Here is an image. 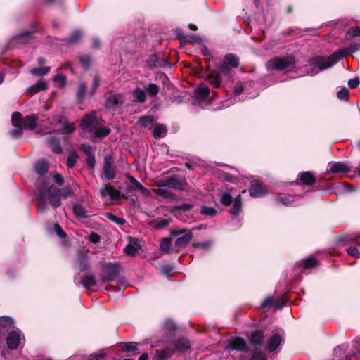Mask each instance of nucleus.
Returning <instances> with one entry per match:
<instances>
[{
  "label": "nucleus",
  "instance_id": "f257e3e1",
  "mask_svg": "<svg viewBox=\"0 0 360 360\" xmlns=\"http://www.w3.org/2000/svg\"><path fill=\"white\" fill-rule=\"evenodd\" d=\"M360 49V44L354 43L349 44L347 47L340 49L334 52L331 56L328 57L317 56L313 58L309 61L311 68V75H316L319 72L332 67L336 64L340 60L343 58L347 54L356 52Z\"/></svg>",
  "mask_w": 360,
  "mask_h": 360
},
{
  "label": "nucleus",
  "instance_id": "f03ea898",
  "mask_svg": "<svg viewBox=\"0 0 360 360\" xmlns=\"http://www.w3.org/2000/svg\"><path fill=\"white\" fill-rule=\"evenodd\" d=\"M105 121L98 119L95 112L86 115L81 120V128L86 131L89 137L103 138L111 131L110 129L104 126Z\"/></svg>",
  "mask_w": 360,
  "mask_h": 360
},
{
  "label": "nucleus",
  "instance_id": "7ed1b4c3",
  "mask_svg": "<svg viewBox=\"0 0 360 360\" xmlns=\"http://www.w3.org/2000/svg\"><path fill=\"white\" fill-rule=\"evenodd\" d=\"M61 190L58 188L51 186H42L39 188V203L38 205V212H45L47 209L46 200L53 207H58L60 205Z\"/></svg>",
  "mask_w": 360,
  "mask_h": 360
},
{
  "label": "nucleus",
  "instance_id": "20e7f679",
  "mask_svg": "<svg viewBox=\"0 0 360 360\" xmlns=\"http://www.w3.org/2000/svg\"><path fill=\"white\" fill-rule=\"evenodd\" d=\"M229 65L231 68H237L238 66V58L236 55L232 53L226 54L224 57V63L217 67L218 71L207 74L205 79L214 87H219L221 82L219 72L227 73L229 72Z\"/></svg>",
  "mask_w": 360,
  "mask_h": 360
},
{
  "label": "nucleus",
  "instance_id": "39448f33",
  "mask_svg": "<svg viewBox=\"0 0 360 360\" xmlns=\"http://www.w3.org/2000/svg\"><path fill=\"white\" fill-rule=\"evenodd\" d=\"M38 118L39 117L37 114H31L22 120L19 112H14L11 116V122L15 127L33 130L36 127Z\"/></svg>",
  "mask_w": 360,
  "mask_h": 360
},
{
  "label": "nucleus",
  "instance_id": "423d86ee",
  "mask_svg": "<svg viewBox=\"0 0 360 360\" xmlns=\"http://www.w3.org/2000/svg\"><path fill=\"white\" fill-rule=\"evenodd\" d=\"M295 60L293 57H277L266 63V69L271 70L290 71L295 68Z\"/></svg>",
  "mask_w": 360,
  "mask_h": 360
},
{
  "label": "nucleus",
  "instance_id": "0eeeda50",
  "mask_svg": "<svg viewBox=\"0 0 360 360\" xmlns=\"http://www.w3.org/2000/svg\"><path fill=\"white\" fill-rule=\"evenodd\" d=\"M51 129L46 131L50 133L53 131H58L62 134H69L73 133L75 131V126L73 123H68L65 119L60 115L55 117L51 122Z\"/></svg>",
  "mask_w": 360,
  "mask_h": 360
},
{
  "label": "nucleus",
  "instance_id": "6e6552de",
  "mask_svg": "<svg viewBox=\"0 0 360 360\" xmlns=\"http://www.w3.org/2000/svg\"><path fill=\"white\" fill-rule=\"evenodd\" d=\"M6 345L10 350H15L20 346H23L25 338L22 332L16 328L8 332L6 338Z\"/></svg>",
  "mask_w": 360,
  "mask_h": 360
},
{
  "label": "nucleus",
  "instance_id": "1a4fd4ad",
  "mask_svg": "<svg viewBox=\"0 0 360 360\" xmlns=\"http://www.w3.org/2000/svg\"><path fill=\"white\" fill-rule=\"evenodd\" d=\"M172 236L176 237L174 242V247L178 249L185 247L193 238L191 231L186 229L173 231Z\"/></svg>",
  "mask_w": 360,
  "mask_h": 360
},
{
  "label": "nucleus",
  "instance_id": "9d476101",
  "mask_svg": "<svg viewBox=\"0 0 360 360\" xmlns=\"http://www.w3.org/2000/svg\"><path fill=\"white\" fill-rule=\"evenodd\" d=\"M156 184L160 187H169L179 191L185 189V183L179 181L176 176H172L167 179H160Z\"/></svg>",
  "mask_w": 360,
  "mask_h": 360
},
{
  "label": "nucleus",
  "instance_id": "9b49d317",
  "mask_svg": "<svg viewBox=\"0 0 360 360\" xmlns=\"http://www.w3.org/2000/svg\"><path fill=\"white\" fill-rule=\"evenodd\" d=\"M115 175L116 169L113 165L112 158L110 156H107L104 159L101 177L105 179L111 180L115 177Z\"/></svg>",
  "mask_w": 360,
  "mask_h": 360
},
{
  "label": "nucleus",
  "instance_id": "f8f14e48",
  "mask_svg": "<svg viewBox=\"0 0 360 360\" xmlns=\"http://www.w3.org/2000/svg\"><path fill=\"white\" fill-rule=\"evenodd\" d=\"M283 331L274 333L267 341L266 350L269 352L276 351L283 342Z\"/></svg>",
  "mask_w": 360,
  "mask_h": 360
},
{
  "label": "nucleus",
  "instance_id": "ddd939ff",
  "mask_svg": "<svg viewBox=\"0 0 360 360\" xmlns=\"http://www.w3.org/2000/svg\"><path fill=\"white\" fill-rule=\"evenodd\" d=\"M225 348L226 349L239 350L243 352L248 351V346L245 342L244 340L238 337L232 338L226 341Z\"/></svg>",
  "mask_w": 360,
  "mask_h": 360
},
{
  "label": "nucleus",
  "instance_id": "4468645a",
  "mask_svg": "<svg viewBox=\"0 0 360 360\" xmlns=\"http://www.w3.org/2000/svg\"><path fill=\"white\" fill-rule=\"evenodd\" d=\"M328 171L334 174L347 173L349 171V168L347 164L342 162H330L328 165Z\"/></svg>",
  "mask_w": 360,
  "mask_h": 360
},
{
  "label": "nucleus",
  "instance_id": "2eb2a0df",
  "mask_svg": "<svg viewBox=\"0 0 360 360\" xmlns=\"http://www.w3.org/2000/svg\"><path fill=\"white\" fill-rule=\"evenodd\" d=\"M194 97L199 102L207 100L210 98V89L205 84L198 86L194 90Z\"/></svg>",
  "mask_w": 360,
  "mask_h": 360
},
{
  "label": "nucleus",
  "instance_id": "dca6fc26",
  "mask_svg": "<svg viewBox=\"0 0 360 360\" xmlns=\"http://www.w3.org/2000/svg\"><path fill=\"white\" fill-rule=\"evenodd\" d=\"M87 253L85 252H78L75 257V265L77 268L81 271H87L89 269V264L86 259Z\"/></svg>",
  "mask_w": 360,
  "mask_h": 360
},
{
  "label": "nucleus",
  "instance_id": "f3484780",
  "mask_svg": "<svg viewBox=\"0 0 360 360\" xmlns=\"http://www.w3.org/2000/svg\"><path fill=\"white\" fill-rule=\"evenodd\" d=\"M124 103V96L121 94L111 95L105 102V107L108 109H115L119 105Z\"/></svg>",
  "mask_w": 360,
  "mask_h": 360
},
{
  "label": "nucleus",
  "instance_id": "a211bd4d",
  "mask_svg": "<svg viewBox=\"0 0 360 360\" xmlns=\"http://www.w3.org/2000/svg\"><path fill=\"white\" fill-rule=\"evenodd\" d=\"M100 195L102 197L109 195L112 200H117L120 198V193L110 184H106L104 188L100 189Z\"/></svg>",
  "mask_w": 360,
  "mask_h": 360
},
{
  "label": "nucleus",
  "instance_id": "6ab92c4d",
  "mask_svg": "<svg viewBox=\"0 0 360 360\" xmlns=\"http://www.w3.org/2000/svg\"><path fill=\"white\" fill-rule=\"evenodd\" d=\"M249 193L250 195L253 198H259L264 195L265 192L259 181L255 180L252 181L250 188H249Z\"/></svg>",
  "mask_w": 360,
  "mask_h": 360
},
{
  "label": "nucleus",
  "instance_id": "aec40b11",
  "mask_svg": "<svg viewBox=\"0 0 360 360\" xmlns=\"http://www.w3.org/2000/svg\"><path fill=\"white\" fill-rule=\"evenodd\" d=\"M147 65L150 68L157 67H165L167 65V62L164 59L160 58L157 54H152L147 60Z\"/></svg>",
  "mask_w": 360,
  "mask_h": 360
},
{
  "label": "nucleus",
  "instance_id": "412c9836",
  "mask_svg": "<svg viewBox=\"0 0 360 360\" xmlns=\"http://www.w3.org/2000/svg\"><path fill=\"white\" fill-rule=\"evenodd\" d=\"M75 285H82L86 288H89L96 284L95 278L93 275L85 276L81 281L75 277L74 279Z\"/></svg>",
  "mask_w": 360,
  "mask_h": 360
},
{
  "label": "nucleus",
  "instance_id": "4be33fe9",
  "mask_svg": "<svg viewBox=\"0 0 360 360\" xmlns=\"http://www.w3.org/2000/svg\"><path fill=\"white\" fill-rule=\"evenodd\" d=\"M173 352V349L170 347H166L164 349L156 350L153 356V360H167Z\"/></svg>",
  "mask_w": 360,
  "mask_h": 360
},
{
  "label": "nucleus",
  "instance_id": "5701e85b",
  "mask_svg": "<svg viewBox=\"0 0 360 360\" xmlns=\"http://www.w3.org/2000/svg\"><path fill=\"white\" fill-rule=\"evenodd\" d=\"M46 89H47V84H46V82L44 80L41 79L37 83H36L35 84L30 86L27 89V92L30 95H34V94H35L37 93H39L40 91H45Z\"/></svg>",
  "mask_w": 360,
  "mask_h": 360
},
{
  "label": "nucleus",
  "instance_id": "b1692460",
  "mask_svg": "<svg viewBox=\"0 0 360 360\" xmlns=\"http://www.w3.org/2000/svg\"><path fill=\"white\" fill-rule=\"evenodd\" d=\"M15 325L14 319L8 316H0V328L4 330H8L13 328Z\"/></svg>",
  "mask_w": 360,
  "mask_h": 360
},
{
  "label": "nucleus",
  "instance_id": "393cba45",
  "mask_svg": "<svg viewBox=\"0 0 360 360\" xmlns=\"http://www.w3.org/2000/svg\"><path fill=\"white\" fill-rule=\"evenodd\" d=\"M141 246L139 245V242L137 240H131L129 244L126 246L124 251L129 255H135Z\"/></svg>",
  "mask_w": 360,
  "mask_h": 360
},
{
  "label": "nucleus",
  "instance_id": "a878e982",
  "mask_svg": "<svg viewBox=\"0 0 360 360\" xmlns=\"http://www.w3.org/2000/svg\"><path fill=\"white\" fill-rule=\"evenodd\" d=\"M104 271L106 274V278L104 281L113 279L118 274V267L113 264H108L105 266Z\"/></svg>",
  "mask_w": 360,
  "mask_h": 360
},
{
  "label": "nucleus",
  "instance_id": "bb28decb",
  "mask_svg": "<svg viewBox=\"0 0 360 360\" xmlns=\"http://www.w3.org/2000/svg\"><path fill=\"white\" fill-rule=\"evenodd\" d=\"M242 210L241 197L238 195L233 200V207L230 209L229 212L233 217H237Z\"/></svg>",
  "mask_w": 360,
  "mask_h": 360
},
{
  "label": "nucleus",
  "instance_id": "cd10ccee",
  "mask_svg": "<svg viewBox=\"0 0 360 360\" xmlns=\"http://www.w3.org/2000/svg\"><path fill=\"white\" fill-rule=\"evenodd\" d=\"M160 250L165 253H171L176 251V247H172V240L169 238H164L160 243Z\"/></svg>",
  "mask_w": 360,
  "mask_h": 360
},
{
  "label": "nucleus",
  "instance_id": "c85d7f7f",
  "mask_svg": "<svg viewBox=\"0 0 360 360\" xmlns=\"http://www.w3.org/2000/svg\"><path fill=\"white\" fill-rule=\"evenodd\" d=\"M128 178L129 179L131 186L128 187V189L130 191L133 190H139L141 191L143 194H148V190L146 189L145 187H143L137 180H136L134 178H133L131 176H128Z\"/></svg>",
  "mask_w": 360,
  "mask_h": 360
},
{
  "label": "nucleus",
  "instance_id": "c756f323",
  "mask_svg": "<svg viewBox=\"0 0 360 360\" xmlns=\"http://www.w3.org/2000/svg\"><path fill=\"white\" fill-rule=\"evenodd\" d=\"M264 335L263 333L260 330H256L250 336V342L252 345H262L264 341Z\"/></svg>",
  "mask_w": 360,
  "mask_h": 360
},
{
  "label": "nucleus",
  "instance_id": "7c9ffc66",
  "mask_svg": "<svg viewBox=\"0 0 360 360\" xmlns=\"http://www.w3.org/2000/svg\"><path fill=\"white\" fill-rule=\"evenodd\" d=\"M134 101L143 103L146 101V91L144 89L137 87L132 91Z\"/></svg>",
  "mask_w": 360,
  "mask_h": 360
},
{
  "label": "nucleus",
  "instance_id": "2f4dec72",
  "mask_svg": "<svg viewBox=\"0 0 360 360\" xmlns=\"http://www.w3.org/2000/svg\"><path fill=\"white\" fill-rule=\"evenodd\" d=\"M300 181L307 185H312L315 183V179L313 174L310 172H302L299 174Z\"/></svg>",
  "mask_w": 360,
  "mask_h": 360
},
{
  "label": "nucleus",
  "instance_id": "473e14b6",
  "mask_svg": "<svg viewBox=\"0 0 360 360\" xmlns=\"http://www.w3.org/2000/svg\"><path fill=\"white\" fill-rule=\"evenodd\" d=\"M48 144L54 153H60L62 152V148L60 145L58 139L49 137L48 139Z\"/></svg>",
  "mask_w": 360,
  "mask_h": 360
},
{
  "label": "nucleus",
  "instance_id": "72a5a7b5",
  "mask_svg": "<svg viewBox=\"0 0 360 360\" xmlns=\"http://www.w3.org/2000/svg\"><path fill=\"white\" fill-rule=\"evenodd\" d=\"M317 264V260L313 257H307L303 261L297 263V265L303 266L305 269H311L316 266Z\"/></svg>",
  "mask_w": 360,
  "mask_h": 360
},
{
  "label": "nucleus",
  "instance_id": "f704fd0d",
  "mask_svg": "<svg viewBox=\"0 0 360 360\" xmlns=\"http://www.w3.org/2000/svg\"><path fill=\"white\" fill-rule=\"evenodd\" d=\"M167 130L165 126L162 124H157L155 126L153 134L155 138H162L167 134Z\"/></svg>",
  "mask_w": 360,
  "mask_h": 360
},
{
  "label": "nucleus",
  "instance_id": "c9c22d12",
  "mask_svg": "<svg viewBox=\"0 0 360 360\" xmlns=\"http://www.w3.org/2000/svg\"><path fill=\"white\" fill-rule=\"evenodd\" d=\"M190 348V345L188 341L185 338H180L178 340L176 345L175 346L174 350L176 352H185Z\"/></svg>",
  "mask_w": 360,
  "mask_h": 360
},
{
  "label": "nucleus",
  "instance_id": "e433bc0d",
  "mask_svg": "<svg viewBox=\"0 0 360 360\" xmlns=\"http://www.w3.org/2000/svg\"><path fill=\"white\" fill-rule=\"evenodd\" d=\"M34 169L38 174L41 176L48 172L49 165L45 161L40 160L36 163Z\"/></svg>",
  "mask_w": 360,
  "mask_h": 360
},
{
  "label": "nucleus",
  "instance_id": "4c0bfd02",
  "mask_svg": "<svg viewBox=\"0 0 360 360\" xmlns=\"http://www.w3.org/2000/svg\"><path fill=\"white\" fill-rule=\"evenodd\" d=\"M73 212L79 218H86L89 216L85 208L79 204L73 205Z\"/></svg>",
  "mask_w": 360,
  "mask_h": 360
},
{
  "label": "nucleus",
  "instance_id": "58836bf2",
  "mask_svg": "<svg viewBox=\"0 0 360 360\" xmlns=\"http://www.w3.org/2000/svg\"><path fill=\"white\" fill-rule=\"evenodd\" d=\"M31 36V32L30 31H23L18 34H17L14 40H15L17 42L21 43V44H26L28 42V41L30 39Z\"/></svg>",
  "mask_w": 360,
  "mask_h": 360
},
{
  "label": "nucleus",
  "instance_id": "ea45409f",
  "mask_svg": "<svg viewBox=\"0 0 360 360\" xmlns=\"http://www.w3.org/2000/svg\"><path fill=\"white\" fill-rule=\"evenodd\" d=\"M120 347L124 352H131L134 354H138L137 344L135 342H122L120 344Z\"/></svg>",
  "mask_w": 360,
  "mask_h": 360
},
{
  "label": "nucleus",
  "instance_id": "a19ab883",
  "mask_svg": "<svg viewBox=\"0 0 360 360\" xmlns=\"http://www.w3.org/2000/svg\"><path fill=\"white\" fill-rule=\"evenodd\" d=\"M217 210L214 207H208L206 205H202L200 209V213L202 215L213 217L217 214Z\"/></svg>",
  "mask_w": 360,
  "mask_h": 360
},
{
  "label": "nucleus",
  "instance_id": "79ce46f5",
  "mask_svg": "<svg viewBox=\"0 0 360 360\" xmlns=\"http://www.w3.org/2000/svg\"><path fill=\"white\" fill-rule=\"evenodd\" d=\"M144 90L148 95L155 96L159 92V86L155 84L150 83L145 86Z\"/></svg>",
  "mask_w": 360,
  "mask_h": 360
},
{
  "label": "nucleus",
  "instance_id": "37998d69",
  "mask_svg": "<svg viewBox=\"0 0 360 360\" xmlns=\"http://www.w3.org/2000/svg\"><path fill=\"white\" fill-rule=\"evenodd\" d=\"M50 70V67L36 68L31 70V73L34 76H42L48 74Z\"/></svg>",
  "mask_w": 360,
  "mask_h": 360
},
{
  "label": "nucleus",
  "instance_id": "c03bdc74",
  "mask_svg": "<svg viewBox=\"0 0 360 360\" xmlns=\"http://www.w3.org/2000/svg\"><path fill=\"white\" fill-rule=\"evenodd\" d=\"M232 196L229 193L223 191L221 193L220 202L225 206H229L231 204L232 202Z\"/></svg>",
  "mask_w": 360,
  "mask_h": 360
},
{
  "label": "nucleus",
  "instance_id": "a18cd8bd",
  "mask_svg": "<svg viewBox=\"0 0 360 360\" xmlns=\"http://www.w3.org/2000/svg\"><path fill=\"white\" fill-rule=\"evenodd\" d=\"M357 36H360V27H351L345 34V38L348 40Z\"/></svg>",
  "mask_w": 360,
  "mask_h": 360
},
{
  "label": "nucleus",
  "instance_id": "49530a36",
  "mask_svg": "<svg viewBox=\"0 0 360 360\" xmlns=\"http://www.w3.org/2000/svg\"><path fill=\"white\" fill-rule=\"evenodd\" d=\"M277 201L284 205H295V199L292 195H285L283 197H280L277 199Z\"/></svg>",
  "mask_w": 360,
  "mask_h": 360
},
{
  "label": "nucleus",
  "instance_id": "de8ad7c7",
  "mask_svg": "<svg viewBox=\"0 0 360 360\" xmlns=\"http://www.w3.org/2000/svg\"><path fill=\"white\" fill-rule=\"evenodd\" d=\"M153 121H154L153 117L150 115V116L141 117L139 119V122L142 127H148L152 124Z\"/></svg>",
  "mask_w": 360,
  "mask_h": 360
},
{
  "label": "nucleus",
  "instance_id": "09e8293b",
  "mask_svg": "<svg viewBox=\"0 0 360 360\" xmlns=\"http://www.w3.org/2000/svg\"><path fill=\"white\" fill-rule=\"evenodd\" d=\"M155 193L165 198H170L173 196L171 191L165 188H158L155 190Z\"/></svg>",
  "mask_w": 360,
  "mask_h": 360
},
{
  "label": "nucleus",
  "instance_id": "8fccbe9b",
  "mask_svg": "<svg viewBox=\"0 0 360 360\" xmlns=\"http://www.w3.org/2000/svg\"><path fill=\"white\" fill-rule=\"evenodd\" d=\"M105 216L107 219H108L111 221L116 223L117 224L122 225L124 224V220L123 219L120 218L112 213H107Z\"/></svg>",
  "mask_w": 360,
  "mask_h": 360
},
{
  "label": "nucleus",
  "instance_id": "3c124183",
  "mask_svg": "<svg viewBox=\"0 0 360 360\" xmlns=\"http://www.w3.org/2000/svg\"><path fill=\"white\" fill-rule=\"evenodd\" d=\"M77 161V155L76 153H71L67 159V165L68 167L72 168L75 166Z\"/></svg>",
  "mask_w": 360,
  "mask_h": 360
},
{
  "label": "nucleus",
  "instance_id": "603ef678",
  "mask_svg": "<svg viewBox=\"0 0 360 360\" xmlns=\"http://www.w3.org/2000/svg\"><path fill=\"white\" fill-rule=\"evenodd\" d=\"M81 32L75 30L72 34L67 39L68 42L74 43L76 42L81 37Z\"/></svg>",
  "mask_w": 360,
  "mask_h": 360
},
{
  "label": "nucleus",
  "instance_id": "864d4df0",
  "mask_svg": "<svg viewBox=\"0 0 360 360\" xmlns=\"http://www.w3.org/2000/svg\"><path fill=\"white\" fill-rule=\"evenodd\" d=\"M86 91V86L84 83H81L79 86L78 91H77V98L79 100H82L85 93Z\"/></svg>",
  "mask_w": 360,
  "mask_h": 360
},
{
  "label": "nucleus",
  "instance_id": "5fc2aeb1",
  "mask_svg": "<svg viewBox=\"0 0 360 360\" xmlns=\"http://www.w3.org/2000/svg\"><path fill=\"white\" fill-rule=\"evenodd\" d=\"M165 328L169 335H173L174 334L176 327L172 321H168L165 323Z\"/></svg>",
  "mask_w": 360,
  "mask_h": 360
},
{
  "label": "nucleus",
  "instance_id": "6e6d98bb",
  "mask_svg": "<svg viewBox=\"0 0 360 360\" xmlns=\"http://www.w3.org/2000/svg\"><path fill=\"white\" fill-rule=\"evenodd\" d=\"M349 96V91L347 89L342 88L337 93V96L340 100H347Z\"/></svg>",
  "mask_w": 360,
  "mask_h": 360
},
{
  "label": "nucleus",
  "instance_id": "4d7b16f0",
  "mask_svg": "<svg viewBox=\"0 0 360 360\" xmlns=\"http://www.w3.org/2000/svg\"><path fill=\"white\" fill-rule=\"evenodd\" d=\"M347 253L354 257H360V250L356 247H349L347 248Z\"/></svg>",
  "mask_w": 360,
  "mask_h": 360
},
{
  "label": "nucleus",
  "instance_id": "13d9d810",
  "mask_svg": "<svg viewBox=\"0 0 360 360\" xmlns=\"http://www.w3.org/2000/svg\"><path fill=\"white\" fill-rule=\"evenodd\" d=\"M80 61L82 65L87 69L90 65L91 60L89 56L85 55L80 57Z\"/></svg>",
  "mask_w": 360,
  "mask_h": 360
},
{
  "label": "nucleus",
  "instance_id": "bf43d9fd",
  "mask_svg": "<svg viewBox=\"0 0 360 360\" xmlns=\"http://www.w3.org/2000/svg\"><path fill=\"white\" fill-rule=\"evenodd\" d=\"M100 85V79L98 75H94V79H93V85L91 87V94H94L98 86Z\"/></svg>",
  "mask_w": 360,
  "mask_h": 360
},
{
  "label": "nucleus",
  "instance_id": "052dcab7",
  "mask_svg": "<svg viewBox=\"0 0 360 360\" xmlns=\"http://www.w3.org/2000/svg\"><path fill=\"white\" fill-rule=\"evenodd\" d=\"M274 299L272 297H269L265 299L261 304L262 308H266L268 306L274 305Z\"/></svg>",
  "mask_w": 360,
  "mask_h": 360
},
{
  "label": "nucleus",
  "instance_id": "680f3d73",
  "mask_svg": "<svg viewBox=\"0 0 360 360\" xmlns=\"http://www.w3.org/2000/svg\"><path fill=\"white\" fill-rule=\"evenodd\" d=\"M54 230L56 234L60 238H65L66 236L65 233L63 231V230L58 224H56L54 225Z\"/></svg>",
  "mask_w": 360,
  "mask_h": 360
},
{
  "label": "nucleus",
  "instance_id": "e2e57ef3",
  "mask_svg": "<svg viewBox=\"0 0 360 360\" xmlns=\"http://www.w3.org/2000/svg\"><path fill=\"white\" fill-rule=\"evenodd\" d=\"M100 239H101V237L100 236L96 233H94V232H92L89 236V240L93 243H97L100 241Z\"/></svg>",
  "mask_w": 360,
  "mask_h": 360
},
{
  "label": "nucleus",
  "instance_id": "0e129e2a",
  "mask_svg": "<svg viewBox=\"0 0 360 360\" xmlns=\"http://www.w3.org/2000/svg\"><path fill=\"white\" fill-rule=\"evenodd\" d=\"M194 245L197 249H207L211 246V243L210 241H205L196 243Z\"/></svg>",
  "mask_w": 360,
  "mask_h": 360
},
{
  "label": "nucleus",
  "instance_id": "69168bd1",
  "mask_svg": "<svg viewBox=\"0 0 360 360\" xmlns=\"http://www.w3.org/2000/svg\"><path fill=\"white\" fill-rule=\"evenodd\" d=\"M81 147L83 151L86 153V156L94 154V151L91 146L82 144Z\"/></svg>",
  "mask_w": 360,
  "mask_h": 360
},
{
  "label": "nucleus",
  "instance_id": "338daca9",
  "mask_svg": "<svg viewBox=\"0 0 360 360\" xmlns=\"http://www.w3.org/2000/svg\"><path fill=\"white\" fill-rule=\"evenodd\" d=\"M86 163L90 168H94L95 165L94 153L86 157Z\"/></svg>",
  "mask_w": 360,
  "mask_h": 360
},
{
  "label": "nucleus",
  "instance_id": "774afa93",
  "mask_svg": "<svg viewBox=\"0 0 360 360\" xmlns=\"http://www.w3.org/2000/svg\"><path fill=\"white\" fill-rule=\"evenodd\" d=\"M250 360H266V359L262 352H255Z\"/></svg>",
  "mask_w": 360,
  "mask_h": 360
}]
</instances>
